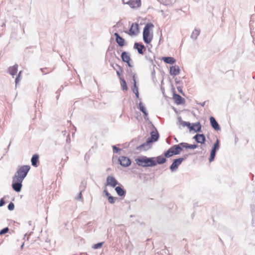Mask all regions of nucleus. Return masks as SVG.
<instances>
[{
	"instance_id": "f257e3e1",
	"label": "nucleus",
	"mask_w": 255,
	"mask_h": 255,
	"mask_svg": "<svg viewBox=\"0 0 255 255\" xmlns=\"http://www.w3.org/2000/svg\"><path fill=\"white\" fill-rule=\"evenodd\" d=\"M30 168V167L29 165L21 166L17 169L14 175L12 177V181L22 183Z\"/></svg>"
},
{
	"instance_id": "f03ea898",
	"label": "nucleus",
	"mask_w": 255,
	"mask_h": 255,
	"mask_svg": "<svg viewBox=\"0 0 255 255\" xmlns=\"http://www.w3.org/2000/svg\"><path fill=\"white\" fill-rule=\"evenodd\" d=\"M135 161L138 166L142 167H153L156 165V162L153 157H148L142 156L136 158Z\"/></svg>"
},
{
	"instance_id": "7ed1b4c3",
	"label": "nucleus",
	"mask_w": 255,
	"mask_h": 255,
	"mask_svg": "<svg viewBox=\"0 0 255 255\" xmlns=\"http://www.w3.org/2000/svg\"><path fill=\"white\" fill-rule=\"evenodd\" d=\"M159 135L156 129L155 131H152L150 132V136L148 137L146 142L141 144L136 147L138 150H146L150 148L149 145L153 142L157 141L159 138Z\"/></svg>"
},
{
	"instance_id": "20e7f679",
	"label": "nucleus",
	"mask_w": 255,
	"mask_h": 255,
	"mask_svg": "<svg viewBox=\"0 0 255 255\" xmlns=\"http://www.w3.org/2000/svg\"><path fill=\"white\" fill-rule=\"evenodd\" d=\"M154 27V25L151 23H147L145 24L143 30V40L144 42L146 43H149L153 37V34H150V28Z\"/></svg>"
},
{
	"instance_id": "39448f33",
	"label": "nucleus",
	"mask_w": 255,
	"mask_h": 255,
	"mask_svg": "<svg viewBox=\"0 0 255 255\" xmlns=\"http://www.w3.org/2000/svg\"><path fill=\"white\" fill-rule=\"evenodd\" d=\"M181 125L183 127H187L190 131L194 130L195 132H201V125L199 122L193 124L191 126L189 122L183 121Z\"/></svg>"
},
{
	"instance_id": "423d86ee",
	"label": "nucleus",
	"mask_w": 255,
	"mask_h": 255,
	"mask_svg": "<svg viewBox=\"0 0 255 255\" xmlns=\"http://www.w3.org/2000/svg\"><path fill=\"white\" fill-rule=\"evenodd\" d=\"M139 32V25L137 23H133L128 31L127 32V33L130 35V36H132V35H137Z\"/></svg>"
},
{
	"instance_id": "0eeeda50",
	"label": "nucleus",
	"mask_w": 255,
	"mask_h": 255,
	"mask_svg": "<svg viewBox=\"0 0 255 255\" xmlns=\"http://www.w3.org/2000/svg\"><path fill=\"white\" fill-rule=\"evenodd\" d=\"M118 162L123 167H128L131 164L130 159L126 156H121L119 157Z\"/></svg>"
},
{
	"instance_id": "6e6552de",
	"label": "nucleus",
	"mask_w": 255,
	"mask_h": 255,
	"mask_svg": "<svg viewBox=\"0 0 255 255\" xmlns=\"http://www.w3.org/2000/svg\"><path fill=\"white\" fill-rule=\"evenodd\" d=\"M120 185V183L116 179L115 177L111 176H108L106 179V186H110L112 187H115L116 185Z\"/></svg>"
},
{
	"instance_id": "1a4fd4ad",
	"label": "nucleus",
	"mask_w": 255,
	"mask_h": 255,
	"mask_svg": "<svg viewBox=\"0 0 255 255\" xmlns=\"http://www.w3.org/2000/svg\"><path fill=\"white\" fill-rule=\"evenodd\" d=\"M184 160V158H176L173 160V162L170 166V169L172 171H176L178 166L181 164L182 162Z\"/></svg>"
},
{
	"instance_id": "9d476101",
	"label": "nucleus",
	"mask_w": 255,
	"mask_h": 255,
	"mask_svg": "<svg viewBox=\"0 0 255 255\" xmlns=\"http://www.w3.org/2000/svg\"><path fill=\"white\" fill-rule=\"evenodd\" d=\"M123 2L125 4L124 2ZM126 4L129 5L130 7L133 8L139 7L141 6V0H129Z\"/></svg>"
},
{
	"instance_id": "9b49d317",
	"label": "nucleus",
	"mask_w": 255,
	"mask_h": 255,
	"mask_svg": "<svg viewBox=\"0 0 255 255\" xmlns=\"http://www.w3.org/2000/svg\"><path fill=\"white\" fill-rule=\"evenodd\" d=\"M193 138L197 143L201 144L204 143L206 141V137L203 134L197 133L193 137Z\"/></svg>"
},
{
	"instance_id": "f8f14e48",
	"label": "nucleus",
	"mask_w": 255,
	"mask_h": 255,
	"mask_svg": "<svg viewBox=\"0 0 255 255\" xmlns=\"http://www.w3.org/2000/svg\"><path fill=\"white\" fill-rule=\"evenodd\" d=\"M175 102L177 105H181L185 103V100L179 95L176 94L175 93H173V97Z\"/></svg>"
},
{
	"instance_id": "ddd939ff",
	"label": "nucleus",
	"mask_w": 255,
	"mask_h": 255,
	"mask_svg": "<svg viewBox=\"0 0 255 255\" xmlns=\"http://www.w3.org/2000/svg\"><path fill=\"white\" fill-rule=\"evenodd\" d=\"M210 121L211 126L215 130L218 131L221 129L219 125L213 117L210 118Z\"/></svg>"
},
{
	"instance_id": "4468645a",
	"label": "nucleus",
	"mask_w": 255,
	"mask_h": 255,
	"mask_svg": "<svg viewBox=\"0 0 255 255\" xmlns=\"http://www.w3.org/2000/svg\"><path fill=\"white\" fill-rule=\"evenodd\" d=\"M116 37V41L120 47H123L125 45V40L118 33H114Z\"/></svg>"
},
{
	"instance_id": "2eb2a0df",
	"label": "nucleus",
	"mask_w": 255,
	"mask_h": 255,
	"mask_svg": "<svg viewBox=\"0 0 255 255\" xmlns=\"http://www.w3.org/2000/svg\"><path fill=\"white\" fill-rule=\"evenodd\" d=\"M120 185V186L116 187L115 190L119 196L125 197L126 194V191L123 188L121 184Z\"/></svg>"
},
{
	"instance_id": "dca6fc26",
	"label": "nucleus",
	"mask_w": 255,
	"mask_h": 255,
	"mask_svg": "<svg viewBox=\"0 0 255 255\" xmlns=\"http://www.w3.org/2000/svg\"><path fill=\"white\" fill-rule=\"evenodd\" d=\"M11 186L13 190L16 192H19L21 190L22 184L21 182L12 181Z\"/></svg>"
},
{
	"instance_id": "f3484780",
	"label": "nucleus",
	"mask_w": 255,
	"mask_h": 255,
	"mask_svg": "<svg viewBox=\"0 0 255 255\" xmlns=\"http://www.w3.org/2000/svg\"><path fill=\"white\" fill-rule=\"evenodd\" d=\"M180 68L179 66L178 65H174L170 67V74L171 75L176 76L178 75L180 73Z\"/></svg>"
},
{
	"instance_id": "a211bd4d",
	"label": "nucleus",
	"mask_w": 255,
	"mask_h": 255,
	"mask_svg": "<svg viewBox=\"0 0 255 255\" xmlns=\"http://www.w3.org/2000/svg\"><path fill=\"white\" fill-rule=\"evenodd\" d=\"M133 48L137 49L138 53L139 54H142L143 53V49H145V46L142 43L135 42Z\"/></svg>"
},
{
	"instance_id": "6ab92c4d",
	"label": "nucleus",
	"mask_w": 255,
	"mask_h": 255,
	"mask_svg": "<svg viewBox=\"0 0 255 255\" xmlns=\"http://www.w3.org/2000/svg\"><path fill=\"white\" fill-rule=\"evenodd\" d=\"M181 145L179 143V144L173 145L170 147L171 149H172V151H173L174 153V155L179 154L182 150V148L181 147Z\"/></svg>"
},
{
	"instance_id": "aec40b11",
	"label": "nucleus",
	"mask_w": 255,
	"mask_h": 255,
	"mask_svg": "<svg viewBox=\"0 0 255 255\" xmlns=\"http://www.w3.org/2000/svg\"><path fill=\"white\" fill-rule=\"evenodd\" d=\"M17 69L18 65L15 64L13 66L8 68L7 72L13 77L17 72Z\"/></svg>"
},
{
	"instance_id": "412c9836",
	"label": "nucleus",
	"mask_w": 255,
	"mask_h": 255,
	"mask_svg": "<svg viewBox=\"0 0 255 255\" xmlns=\"http://www.w3.org/2000/svg\"><path fill=\"white\" fill-rule=\"evenodd\" d=\"M121 58L122 61L124 62H128L131 61L129 53L126 51H124L122 53Z\"/></svg>"
},
{
	"instance_id": "4be33fe9",
	"label": "nucleus",
	"mask_w": 255,
	"mask_h": 255,
	"mask_svg": "<svg viewBox=\"0 0 255 255\" xmlns=\"http://www.w3.org/2000/svg\"><path fill=\"white\" fill-rule=\"evenodd\" d=\"M155 162L157 164H162L166 162V159L162 155L154 157Z\"/></svg>"
},
{
	"instance_id": "5701e85b",
	"label": "nucleus",
	"mask_w": 255,
	"mask_h": 255,
	"mask_svg": "<svg viewBox=\"0 0 255 255\" xmlns=\"http://www.w3.org/2000/svg\"><path fill=\"white\" fill-rule=\"evenodd\" d=\"M39 160V155L38 154H34L32 156L31 159V164L34 167H37L38 165V162Z\"/></svg>"
},
{
	"instance_id": "b1692460",
	"label": "nucleus",
	"mask_w": 255,
	"mask_h": 255,
	"mask_svg": "<svg viewBox=\"0 0 255 255\" xmlns=\"http://www.w3.org/2000/svg\"><path fill=\"white\" fill-rule=\"evenodd\" d=\"M180 144L182 146V147L185 148H189V149H195L198 147V145L196 144H190L186 142H181Z\"/></svg>"
},
{
	"instance_id": "393cba45",
	"label": "nucleus",
	"mask_w": 255,
	"mask_h": 255,
	"mask_svg": "<svg viewBox=\"0 0 255 255\" xmlns=\"http://www.w3.org/2000/svg\"><path fill=\"white\" fill-rule=\"evenodd\" d=\"M162 60L166 63L173 64L175 62V59L171 57H163Z\"/></svg>"
},
{
	"instance_id": "a878e982",
	"label": "nucleus",
	"mask_w": 255,
	"mask_h": 255,
	"mask_svg": "<svg viewBox=\"0 0 255 255\" xmlns=\"http://www.w3.org/2000/svg\"><path fill=\"white\" fill-rule=\"evenodd\" d=\"M200 32V30L199 29L195 28L192 32L190 37L191 38L196 40L197 38V37L199 36Z\"/></svg>"
},
{
	"instance_id": "bb28decb",
	"label": "nucleus",
	"mask_w": 255,
	"mask_h": 255,
	"mask_svg": "<svg viewBox=\"0 0 255 255\" xmlns=\"http://www.w3.org/2000/svg\"><path fill=\"white\" fill-rule=\"evenodd\" d=\"M139 108L140 111L143 113V114H144V115L145 116H147L148 115V113L145 109V108L143 105V104L141 102H140L139 103Z\"/></svg>"
},
{
	"instance_id": "cd10ccee",
	"label": "nucleus",
	"mask_w": 255,
	"mask_h": 255,
	"mask_svg": "<svg viewBox=\"0 0 255 255\" xmlns=\"http://www.w3.org/2000/svg\"><path fill=\"white\" fill-rule=\"evenodd\" d=\"M172 149H171V148H169L167 151H166L164 154V157L166 158H169L171 156H172V155H174V153L173 152V151H172L171 150Z\"/></svg>"
},
{
	"instance_id": "c85d7f7f",
	"label": "nucleus",
	"mask_w": 255,
	"mask_h": 255,
	"mask_svg": "<svg viewBox=\"0 0 255 255\" xmlns=\"http://www.w3.org/2000/svg\"><path fill=\"white\" fill-rule=\"evenodd\" d=\"M120 79L121 81V86H122V89L123 90H127L128 87H127L126 81L125 80V79L124 78H122L121 77H120Z\"/></svg>"
},
{
	"instance_id": "c756f323",
	"label": "nucleus",
	"mask_w": 255,
	"mask_h": 255,
	"mask_svg": "<svg viewBox=\"0 0 255 255\" xmlns=\"http://www.w3.org/2000/svg\"><path fill=\"white\" fill-rule=\"evenodd\" d=\"M115 66L117 67V68L118 69V70H117V74L119 76H120L121 73L123 72V68L118 64H115Z\"/></svg>"
},
{
	"instance_id": "7c9ffc66",
	"label": "nucleus",
	"mask_w": 255,
	"mask_h": 255,
	"mask_svg": "<svg viewBox=\"0 0 255 255\" xmlns=\"http://www.w3.org/2000/svg\"><path fill=\"white\" fill-rule=\"evenodd\" d=\"M103 244V242L99 243L94 244V245H93L92 248H93L94 249H100V248H101L102 247Z\"/></svg>"
},
{
	"instance_id": "2f4dec72",
	"label": "nucleus",
	"mask_w": 255,
	"mask_h": 255,
	"mask_svg": "<svg viewBox=\"0 0 255 255\" xmlns=\"http://www.w3.org/2000/svg\"><path fill=\"white\" fill-rule=\"evenodd\" d=\"M21 73H22V71H19L18 75L17 76V77L15 78V86H17V85L18 84V83L20 80V75H21Z\"/></svg>"
},
{
	"instance_id": "473e14b6",
	"label": "nucleus",
	"mask_w": 255,
	"mask_h": 255,
	"mask_svg": "<svg viewBox=\"0 0 255 255\" xmlns=\"http://www.w3.org/2000/svg\"><path fill=\"white\" fill-rule=\"evenodd\" d=\"M116 199H117V198L114 197L111 195L108 197V201L111 204L115 203Z\"/></svg>"
},
{
	"instance_id": "72a5a7b5",
	"label": "nucleus",
	"mask_w": 255,
	"mask_h": 255,
	"mask_svg": "<svg viewBox=\"0 0 255 255\" xmlns=\"http://www.w3.org/2000/svg\"><path fill=\"white\" fill-rule=\"evenodd\" d=\"M9 231V229L8 227H5L0 231V235H2L3 234H6Z\"/></svg>"
},
{
	"instance_id": "f704fd0d",
	"label": "nucleus",
	"mask_w": 255,
	"mask_h": 255,
	"mask_svg": "<svg viewBox=\"0 0 255 255\" xmlns=\"http://www.w3.org/2000/svg\"><path fill=\"white\" fill-rule=\"evenodd\" d=\"M215 155H216L215 153H212V152H211L210 157H209V160L210 162H212L214 160Z\"/></svg>"
},
{
	"instance_id": "c9c22d12",
	"label": "nucleus",
	"mask_w": 255,
	"mask_h": 255,
	"mask_svg": "<svg viewBox=\"0 0 255 255\" xmlns=\"http://www.w3.org/2000/svg\"><path fill=\"white\" fill-rule=\"evenodd\" d=\"M7 208L10 211L13 210L14 208V205L12 202H10L7 206Z\"/></svg>"
},
{
	"instance_id": "e433bc0d",
	"label": "nucleus",
	"mask_w": 255,
	"mask_h": 255,
	"mask_svg": "<svg viewBox=\"0 0 255 255\" xmlns=\"http://www.w3.org/2000/svg\"><path fill=\"white\" fill-rule=\"evenodd\" d=\"M134 89H136V92H135V90L134 89H132V91L135 94L136 97L138 98H139V93L138 91V88L136 84H135L134 85Z\"/></svg>"
},
{
	"instance_id": "4c0bfd02",
	"label": "nucleus",
	"mask_w": 255,
	"mask_h": 255,
	"mask_svg": "<svg viewBox=\"0 0 255 255\" xmlns=\"http://www.w3.org/2000/svg\"><path fill=\"white\" fill-rule=\"evenodd\" d=\"M213 148L216 150H218L219 148V141L218 139H217L214 143Z\"/></svg>"
},
{
	"instance_id": "58836bf2",
	"label": "nucleus",
	"mask_w": 255,
	"mask_h": 255,
	"mask_svg": "<svg viewBox=\"0 0 255 255\" xmlns=\"http://www.w3.org/2000/svg\"><path fill=\"white\" fill-rule=\"evenodd\" d=\"M86 182L84 181H82L81 182V185L80 186V189H81V190L84 191L85 190V188L86 187Z\"/></svg>"
},
{
	"instance_id": "ea45409f",
	"label": "nucleus",
	"mask_w": 255,
	"mask_h": 255,
	"mask_svg": "<svg viewBox=\"0 0 255 255\" xmlns=\"http://www.w3.org/2000/svg\"><path fill=\"white\" fill-rule=\"evenodd\" d=\"M113 149L114 153H118L121 150L119 148L117 147L116 145L113 146Z\"/></svg>"
},
{
	"instance_id": "a19ab883",
	"label": "nucleus",
	"mask_w": 255,
	"mask_h": 255,
	"mask_svg": "<svg viewBox=\"0 0 255 255\" xmlns=\"http://www.w3.org/2000/svg\"><path fill=\"white\" fill-rule=\"evenodd\" d=\"M145 58L146 59L148 60L149 61H150V62L151 63H153V59L152 58L151 56H150V55H146L145 56Z\"/></svg>"
},
{
	"instance_id": "79ce46f5",
	"label": "nucleus",
	"mask_w": 255,
	"mask_h": 255,
	"mask_svg": "<svg viewBox=\"0 0 255 255\" xmlns=\"http://www.w3.org/2000/svg\"><path fill=\"white\" fill-rule=\"evenodd\" d=\"M132 80L133 81V84H136V74L135 73H133L132 75Z\"/></svg>"
},
{
	"instance_id": "37998d69",
	"label": "nucleus",
	"mask_w": 255,
	"mask_h": 255,
	"mask_svg": "<svg viewBox=\"0 0 255 255\" xmlns=\"http://www.w3.org/2000/svg\"><path fill=\"white\" fill-rule=\"evenodd\" d=\"M5 202L3 199V198H1L0 200V207L3 206L5 204Z\"/></svg>"
},
{
	"instance_id": "c03bdc74",
	"label": "nucleus",
	"mask_w": 255,
	"mask_h": 255,
	"mask_svg": "<svg viewBox=\"0 0 255 255\" xmlns=\"http://www.w3.org/2000/svg\"><path fill=\"white\" fill-rule=\"evenodd\" d=\"M177 90H178V92H179V93H181V94H182L183 95H184V93H183V91H182V87H179H179H177Z\"/></svg>"
},
{
	"instance_id": "a18cd8bd",
	"label": "nucleus",
	"mask_w": 255,
	"mask_h": 255,
	"mask_svg": "<svg viewBox=\"0 0 255 255\" xmlns=\"http://www.w3.org/2000/svg\"><path fill=\"white\" fill-rule=\"evenodd\" d=\"M82 190H81L80 192L79 193L78 196L76 198V200H79L82 199Z\"/></svg>"
},
{
	"instance_id": "49530a36",
	"label": "nucleus",
	"mask_w": 255,
	"mask_h": 255,
	"mask_svg": "<svg viewBox=\"0 0 255 255\" xmlns=\"http://www.w3.org/2000/svg\"><path fill=\"white\" fill-rule=\"evenodd\" d=\"M104 193H105V196H107V197H109L111 196L110 194L108 192V191L105 189L104 191Z\"/></svg>"
},
{
	"instance_id": "de8ad7c7",
	"label": "nucleus",
	"mask_w": 255,
	"mask_h": 255,
	"mask_svg": "<svg viewBox=\"0 0 255 255\" xmlns=\"http://www.w3.org/2000/svg\"><path fill=\"white\" fill-rule=\"evenodd\" d=\"M63 89V87L61 86L60 88L56 91V94L59 93Z\"/></svg>"
},
{
	"instance_id": "09e8293b",
	"label": "nucleus",
	"mask_w": 255,
	"mask_h": 255,
	"mask_svg": "<svg viewBox=\"0 0 255 255\" xmlns=\"http://www.w3.org/2000/svg\"><path fill=\"white\" fill-rule=\"evenodd\" d=\"M178 121L180 123V124H181V123H182L183 121H182V118H181V117H178Z\"/></svg>"
},
{
	"instance_id": "8fccbe9b",
	"label": "nucleus",
	"mask_w": 255,
	"mask_h": 255,
	"mask_svg": "<svg viewBox=\"0 0 255 255\" xmlns=\"http://www.w3.org/2000/svg\"><path fill=\"white\" fill-rule=\"evenodd\" d=\"M175 83H176V84H179L180 83V80H178L177 79V78H176L175 79Z\"/></svg>"
},
{
	"instance_id": "3c124183",
	"label": "nucleus",
	"mask_w": 255,
	"mask_h": 255,
	"mask_svg": "<svg viewBox=\"0 0 255 255\" xmlns=\"http://www.w3.org/2000/svg\"><path fill=\"white\" fill-rule=\"evenodd\" d=\"M44 69H43V68H41V69H40V70L42 71V73H43V74H47V73H49V72H50V71H51V70H50V71H48V72H47L44 73V71H43V70H44Z\"/></svg>"
},
{
	"instance_id": "603ef678",
	"label": "nucleus",
	"mask_w": 255,
	"mask_h": 255,
	"mask_svg": "<svg viewBox=\"0 0 255 255\" xmlns=\"http://www.w3.org/2000/svg\"><path fill=\"white\" fill-rule=\"evenodd\" d=\"M126 63H127V64H128V66L129 67H132V65L130 64V61L126 62Z\"/></svg>"
},
{
	"instance_id": "864d4df0",
	"label": "nucleus",
	"mask_w": 255,
	"mask_h": 255,
	"mask_svg": "<svg viewBox=\"0 0 255 255\" xmlns=\"http://www.w3.org/2000/svg\"><path fill=\"white\" fill-rule=\"evenodd\" d=\"M198 104L201 105L202 107H204L205 105V102H204L203 103H198Z\"/></svg>"
},
{
	"instance_id": "5fc2aeb1",
	"label": "nucleus",
	"mask_w": 255,
	"mask_h": 255,
	"mask_svg": "<svg viewBox=\"0 0 255 255\" xmlns=\"http://www.w3.org/2000/svg\"><path fill=\"white\" fill-rule=\"evenodd\" d=\"M216 151H217V150H216V149H214V148H212V150H211V152H212V153H215V154H216Z\"/></svg>"
},
{
	"instance_id": "6e6d98bb",
	"label": "nucleus",
	"mask_w": 255,
	"mask_h": 255,
	"mask_svg": "<svg viewBox=\"0 0 255 255\" xmlns=\"http://www.w3.org/2000/svg\"><path fill=\"white\" fill-rule=\"evenodd\" d=\"M187 155H185L183 157H180L179 158H184V160H185L187 158Z\"/></svg>"
},
{
	"instance_id": "4d7b16f0",
	"label": "nucleus",
	"mask_w": 255,
	"mask_h": 255,
	"mask_svg": "<svg viewBox=\"0 0 255 255\" xmlns=\"http://www.w3.org/2000/svg\"><path fill=\"white\" fill-rule=\"evenodd\" d=\"M155 76V72L153 71L152 72V77L153 78V77Z\"/></svg>"
},
{
	"instance_id": "13d9d810",
	"label": "nucleus",
	"mask_w": 255,
	"mask_h": 255,
	"mask_svg": "<svg viewBox=\"0 0 255 255\" xmlns=\"http://www.w3.org/2000/svg\"><path fill=\"white\" fill-rule=\"evenodd\" d=\"M57 94V96H56V99H57V100H58V99H59L60 94H59V93H58V94Z\"/></svg>"
},
{
	"instance_id": "bf43d9fd",
	"label": "nucleus",
	"mask_w": 255,
	"mask_h": 255,
	"mask_svg": "<svg viewBox=\"0 0 255 255\" xmlns=\"http://www.w3.org/2000/svg\"><path fill=\"white\" fill-rule=\"evenodd\" d=\"M132 89H134L135 90V92H136V89H134V84H133Z\"/></svg>"
},
{
	"instance_id": "052dcab7",
	"label": "nucleus",
	"mask_w": 255,
	"mask_h": 255,
	"mask_svg": "<svg viewBox=\"0 0 255 255\" xmlns=\"http://www.w3.org/2000/svg\"><path fill=\"white\" fill-rule=\"evenodd\" d=\"M111 65L113 67H114L115 66H114V65H115V64H114V63H113V64H111Z\"/></svg>"
},
{
	"instance_id": "680f3d73",
	"label": "nucleus",
	"mask_w": 255,
	"mask_h": 255,
	"mask_svg": "<svg viewBox=\"0 0 255 255\" xmlns=\"http://www.w3.org/2000/svg\"><path fill=\"white\" fill-rule=\"evenodd\" d=\"M28 224H29V225H31V221H29V222H28Z\"/></svg>"
},
{
	"instance_id": "e2e57ef3",
	"label": "nucleus",
	"mask_w": 255,
	"mask_h": 255,
	"mask_svg": "<svg viewBox=\"0 0 255 255\" xmlns=\"http://www.w3.org/2000/svg\"><path fill=\"white\" fill-rule=\"evenodd\" d=\"M174 140H175L176 141V142H178V140L177 139V138L176 137H174Z\"/></svg>"
},
{
	"instance_id": "0e129e2a",
	"label": "nucleus",
	"mask_w": 255,
	"mask_h": 255,
	"mask_svg": "<svg viewBox=\"0 0 255 255\" xmlns=\"http://www.w3.org/2000/svg\"><path fill=\"white\" fill-rule=\"evenodd\" d=\"M114 66H114L113 68H114L115 69H116V68H117V67H116V66H115V65Z\"/></svg>"
},
{
	"instance_id": "69168bd1",
	"label": "nucleus",
	"mask_w": 255,
	"mask_h": 255,
	"mask_svg": "<svg viewBox=\"0 0 255 255\" xmlns=\"http://www.w3.org/2000/svg\"><path fill=\"white\" fill-rule=\"evenodd\" d=\"M23 246H24V243H23V244L21 245V248H23Z\"/></svg>"
},
{
	"instance_id": "338daca9",
	"label": "nucleus",
	"mask_w": 255,
	"mask_h": 255,
	"mask_svg": "<svg viewBox=\"0 0 255 255\" xmlns=\"http://www.w3.org/2000/svg\"><path fill=\"white\" fill-rule=\"evenodd\" d=\"M10 143H11V141H10V143H9L8 147H9V146H10Z\"/></svg>"
},
{
	"instance_id": "774afa93",
	"label": "nucleus",
	"mask_w": 255,
	"mask_h": 255,
	"mask_svg": "<svg viewBox=\"0 0 255 255\" xmlns=\"http://www.w3.org/2000/svg\"><path fill=\"white\" fill-rule=\"evenodd\" d=\"M194 128H195L197 129V127H194Z\"/></svg>"
}]
</instances>
